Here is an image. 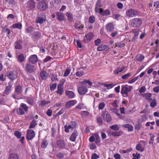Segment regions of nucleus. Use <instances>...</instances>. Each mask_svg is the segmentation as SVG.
Segmentation results:
<instances>
[{
  "mask_svg": "<svg viewBox=\"0 0 159 159\" xmlns=\"http://www.w3.org/2000/svg\"><path fill=\"white\" fill-rule=\"evenodd\" d=\"M133 89L132 86L127 84L121 86V93L124 97H128V93L131 91Z\"/></svg>",
  "mask_w": 159,
  "mask_h": 159,
  "instance_id": "1",
  "label": "nucleus"
},
{
  "mask_svg": "<svg viewBox=\"0 0 159 159\" xmlns=\"http://www.w3.org/2000/svg\"><path fill=\"white\" fill-rule=\"evenodd\" d=\"M37 8L42 11H45L48 8V4L46 2L41 1L38 2L37 5Z\"/></svg>",
  "mask_w": 159,
  "mask_h": 159,
  "instance_id": "2",
  "label": "nucleus"
},
{
  "mask_svg": "<svg viewBox=\"0 0 159 159\" xmlns=\"http://www.w3.org/2000/svg\"><path fill=\"white\" fill-rule=\"evenodd\" d=\"M142 20L139 18H135L131 20V26L133 27H137L140 26L142 23Z\"/></svg>",
  "mask_w": 159,
  "mask_h": 159,
  "instance_id": "3",
  "label": "nucleus"
},
{
  "mask_svg": "<svg viewBox=\"0 0 159 159\" xmlns=\"http://www.w3.org/2000/svg\"><path fill=\"white\" fill-rule=\"evenodd\" d=\"M138 13L136 10L132 9H129L126 12V16L129 17H133L136 16Z\"/></svg>",
  "mask_w": 159,
  "mask_h": 159,
  "instance_id": "4",
  "label": "nucleus"
},
{
  "mask_svg": "<svg viewBox=\"0 0 159 159\" xmlns=\"http://www.w3.org/2000/svg\"><path fill=\"white\" fill-rule=\"evenodd\" d=\"M15 92L14 94H12V96L13 98L16 99H19L17 96L20 95L22 93L23 90L21 86L20 85L16 86L15 89Z\"/></svg>",
  "mask_w": 159,
  "mask_h": 159,
  "instance_id": "5",
  "label": "nucleus"
},
{
  "mask_svg": "<svg viewBox=\"0 0 159 159\" xmlns=\"http://www.w3.org/2000/svg\"><path fill=\"white\" fill-rule=\"evenodd\" d=\"M25 70L27 73H33L35 72L36 69L34 66L29 63H26Z\"/></svg>",
  "mask_w": 159,
  "mask_h": 159,
  "instance_id": "6",
  "label": "nucleus"
},
{
  "mask_svg": "<svg viewBox=\"0 0 159 159\" xmlns=\"http://www.w3.org/2000/svg\"><path fill=\"white\" fill-rule=\"evenodd\" d=\"M101 115L103 117L104 120L107 122H109L111 120V116L109 113L107 111H102Z\"/></svg>",
  "mask_w": 159,
  "mask_h": 159,
  "instance_id": "7",
  "label": "nucleus"
},
{
  "mask_svg": "<svg viewBox=\"0 0 159 159\" xmlns=\"http://www.w3.org/2000/svg\"><path fill=\"white\" fill-rule=\"evenodd\" d=\"M46 20V16L45 13L40 14L39 16L37 17L36 19V22L42 24Z\"/></svg>",
  "mask_w": 159,
  "mask_h": 159,
  "instance_id": "8",
  "label": "nucleus"
},
{
  "mask_svg": "<svg viewBox=\"0 0 159 159\" xmlns=\"http://www.w3.org/2000/svg\"><path fill=\"white\" fill-rule=\"evenodd\" d=\"M76 123L75 121L70 122V124L68 126L66 125L64 126L65 132L66 133L69 132V129H73L76 127Z\"/></svg>",
  "mask_w": 159,
  "mask_h": 159,
  "instance_id": "9",
  "label": "nucleus"
},
{
  "mask_svg": "<svg viewBox=\"0 0 159 159\" xmlns=\"http://www.w3.org/2000/svg\"><path fill=\"white\" fill-rule=\"evenodd\" d=\"M35 133L34 131L31 129H29L27 131L26 138L27 139L30 140L35 136Z\"/></svg>",
  "mask_w": 159,
  "mask_h": 159,
  "instance_id": "10",
  "label": "nucleus"
},
{
  "mask_svg": "<svg viewBox=\"0 0 159 159\" xmlns=\"http://www.w3.org/2000/svg\"><path fill=\"white\" fill-rule=\"evenodd\" d=\"M93 35L92 33H89L84 36V40L85 42L88 43L93 38Z\"/></svg>",
  "mask_w": 159,
  "mask_h": 159,
  "instance_id": "11",
  "label": "nucleus"
},
{
  "mask_svg": "<svg viewBox=\"0 0 159 159\" xmlns=\"http://www.w3.org/2000/svg\"><path fill=\"white\" fill-rule=\"evenodd\" d=\"M78 91L80 94L84 95L87 92L88 89L84 86H81L78 88Z\"/></svg>",
  "mask_w": 159,
  "mask_h": 159,
  "instance_id": "12",
  "label": "nucleus"
},
{
  "mask_svg": "<svg viewBox=\"0 0 159 159\" xmlns=\"http://www.w3.org/2000/svg\"><path fill=\"white\" fill-rule=\"evenodd\" d=\"M34 30V27L31 25L27 26L25 27V32L26 34H32L33 30Z\"/></svg>",
  "mask_w": 159,
  "mask_h": 159,
  "instance_id": "13",
  "label": "nucleus"
},
{
  "mask_svg": "<svg viewBox=\"0 0 159 159\" xmlns=\"http://www.w3.org/2000/svg\"><path fill=\"white\" fill-rule=\"evenodd\" d=\"M37 56L35 55L31 56L29 58V62L33 64H35L38 61Z\"/></svg>",
  "mask_w": 159,
  "mask_h": 159,
  "instance_id": "14",
  "label": "nucleus"
},
{
  "mask_svg": "<svg viewBox=\"0 0 159 159\" xmlns=\"http://www.w3.org/2000/svg\"><path fill=\"white\" fill-rule=\"evenodd\" d=\"M17 73L15 71L9 72L7 74V76L11 80L15 79L17 77Z\"/></svg>",
  "mask_w": 159,
  "mask_h": 159,
  "instance_id": "15",
  "label": "nucleus"
},
{
  "mask_svg": "<svg viewBox=\"0 0 159 159\" xmlns=\"http://www.w3.org/2000/svg\"><path fill=\"white\" fill-rule=\"evenodd\" d=\"M142 97L146 99L148 102H150L152 100L151 97L152 94L151 93H145L141 94Z\"/></svg>",
  "mask_w": 159,
  "mask_h": 159,
  "instance_id": "16",
  "label": "nucleus"
},
{
  "mask_svg": "<svg viewBox=\"0 0 159 159\" xmlns=\"http://www.w3.org/2000/svg\"><path fill=\"white\" fill-rule=\"evenodd\" d=\"M99 13L100 15L102 16H106L110 14V12L108 9L103 10L102 8L99 9Z\"/></svg>",
  "mask_w": 159,
  "mask_h": 159,
  "instance_id": "17",
  "label": "nucleus"
},
{
  "mask_svg": "<svg viewBox=\"0 0 159 159\" xmlns=\"http://www.w3.org/2000/svg\"><path fill=\"white\" fill-rule=\"evenodd\" d=\"M27 6L30 9L34 8L35 6L34 0H29L27 3Z\"/></svg>",
  "mask_w": 159,
  "mask_h": 159,
  "instance_id": "18",
  "label": "nucleus"
},
{
  "mask_svg": "<svg viewBox=\"0 0 159 159\" xmlns=\"http://www.w3.org/2000/svg\"><path fill=\"white\" fill-rule=\"evenodd\" d=\"M77 102L76 100H72L68 101L66 103V107L67 108L70 107H71L75 105Z\"/></svg>",
  "mask_w": 159,
  "mask_h": 159,
  "instance_id": "19",
  "label": "nucleus"
},
{
  "mask_svg": "<svg viewBox=\"0 0 159 159\" xmlns=\"http://www.w3.org/2000/svg\"><path fill=\"white\" fill-rule=\"evenodd\" d=\"M65 94L69 98H72L75 96L74 92L71 91L66 90L65 92Z\"/></svg>",
  "mask_w": 159,
  "mask_h": 159,
  "instance_id": "20",
  "label": "nucleus"
},
{
  "mask_svg": "<svg viewBox=\"0 0 159 159\" xmlns=\"http://www.w3.org/2000/svg\"><path fill=\"white\" fill-rule=\"evenodd\" d=\"M74 27L76 29H81L84 27V25L80 21H76Z\"/></svg>",
  "mask_w": 159,
  "mask_h": 159,
  "instance_id": "21",
  "label": "nucleus"
},
{
  "mask_svg": "<svg viewBox=\"0 0 159 159\" xmlns=\"http://www.w3.org/2000/svg\"><path fill=\"white\" fill-rule=\"evenodd\" d=\"M32 37L34 39H39L41 36V33L39 31H35L32 34Z\"/></svg>",
  "mask_w": 159,
  "mask_h": 159,
  "instance_id": "22",
  "label": "nucleus"
},
{
  "mask_svg": "<svg viewBox=\"0 0 159 159\" xmlns=\"http://www.w3.org/2000/svg\"><path fill=\"white\" fill-rule=\"evenodd\" d=\"M114 28V26L112 23H109L106 26V29L108 31H113Z\"/></svg>",
  "mask_w": 159,
  "mask_h": 159,
  "instance_id": "23",
  "label": "nucleus"
},
{
  "mask_svg": "<svg viewBox=\"0 0 159 159\" xmlns=\"http://www.w3.org/2000/svg\"><path fill=\"white\" fill-rule=\"evenodd\" d=\"M102 6L101 4V1L100 0H98L96 2L95 6V11L96 12H98L99 11V9L101 8H100Z\"/></svg>",
  "mask_w": 159,
  "mask_h": 159,
  "instance_id": "24",
  "label": "nucleus"
},
{
  "mask_svg": "<svg viewBox=\"0 0 159 159\" xmlns=\"http://www.w3.org/2000/svg\"><path fill=\"white\" fill-rule=\"evenodd\" d=\"M78 134L76 131L74 132L70 136V140L72 142H74L78 136Z\"/></svg>",
  "mask_w": 159,
  "mask_h": 159,
  "instance_id": "25",
  "label": "nucleus"
},
{
  "mask_svg": "<svg viewBox=\"0 0 159 159\" xmlns=\"http://www.w3.org/2000/svg\"><path fill=\"white\" fill-rule=\"evenodd\" d=\"M25 59V57L22 53L20 54L17 57V61L19 62H21L24 61Z\"/></svg>",
  "mask_w": 159,
  "mask_h": 159,
  "instance_id": "26",
  "label": "nucleus"
},
{
  "mask_svg": "<svg viewBox=\"0 0 159 159\" xmlns=\"http://www.w3.org/2000/svg\"><path fill=\"white\" fill-rule=\"evenodd\" d=\"M57 19L60 21H62L64 20V16L63 14L61 12H58L57 13Z\"/></svg>",
  "mask_w": 159,
  "mask_h": 159,
  "instance_id": "27",
  "label": "nucleus"
},
{
  "mask_svg": "<svg viewBox=\"0 0 159 159\" xmlns=\"http://www.w3.org/2000/svg\"><path fill=\"white\" fill-rule=\"evenodd\" d=\"M26 101L29 104L31 105H34V100L33 98L31 97H27L25 98Z\"/></svg>",
  "mask_w": 159,
  "mask_h": 159,
  "instance_id": "28",
  "label": "nucleus"
},
{
  "mask_svg": "<svg viewBox=\"0 0 159 159\" xmlns=\"http://www.w3.org/2000/svg\"><path fill=\"white\" fill-rule=\"evenodd\" d=\"M21 42L20 40H18L15 43V48L17 49H21L22 48L21 45Z\"/></svg>",
  "mask_w": 159,
  "mask_h": 159,
  "instance_id": "29",
  "label": "nucleus"
},
{
  "mask_svg": "<svg viewBox=\"0 0 159 159\" xmlns=\"http://www.w3.org/2000/svg\"><path fill=\"white\" fill-rule=\"evenodd\" d=\"M108 48V46L105 45H101L99 47H97V51H100L104 50Z\"/></svg>",
  "mask_w": 159,
  "mask_h": 159,
  "instance_id": "30",
  "label": "nucleus"
},
{
  "mask_svg": "<svg viewBox=\"0 0 159 159\" xmlns=\"http://www.w3.org/2000/svg\"><path fill=\"white\" fill-rule=\"evenodd\" d=\"M125 67L124 66H122L121 67H119L117 68L114 71V74H118L120 72H122L125 69Z\"/></svg>",
  "mask_w": 159,
  "mask_h": 159,
  "instance_id": "31",
  "label": "nucleus"
},
{
  "mask_svg": "<svg viewBox=\"0 0 159 159\" xmlns=\"http://www.w3.org/2000/svg\"><path fill=\"white\" fill-rule=\"evenodd\" d=\"M40 75L42 79L44 80L47 79L48 75L46 72L43 70L40 72Z\"/></svg>",
  "mask_w": 159,
  "mask_h": 159,
  "instance_id": "32",
  "label": "nucleus"
},
{
  "mask_svg": "<svg viewBox=\"0 0 159 159\" xmlns=\"http://www.w3.org/2000/svg\"><path fill=\"white\" fill-rule=\"evenodd\" d=\"M134 34V37L132 40L133 41H134L136 39L137 36L139 34V30L137 29H134L132 30Z\"/></svg>",
  "mask_w": 159,
  "mask_h": 159,
  "instance_id": "33",
  "label": "nucleus"
},
{
  "mask_svg": "<svg viewBox=\"0 0 159 159\" xmlns=\"http://www.w3.org/2000/svg\"><path fill=\"white\" fill-rule=\"evenodd\" d=\"M122 126L128 129L129 131H132L133 130V127L130 124H125L122 125Z\"/></svg>",
  "mask_w": 159,
  "mask_h": 159,
  "instance_id": "34",
  "label": "nucleus"
},
{
  "mask_svg": "<svg viewBox=\"0 0 159 159\" xmlns=\"http://www.w3.org/2000/svg\"><path fill=\"white\" fill-rule=\"evenodd\" d=\"M63 92V88L61 85L58 84L57 86V93L60 94V95H61Z\"/></svg>",
  "mask_w": 159,
  "mask_h": 159,
  "instance_id": "35",
  "label": "nucleus"
},
{
  "mask_svg": "<svg viewBox=\"0 0 159 159\" xmlns=\"http://www.w3.org/2000/svg\"><path fill=\"white\" fill-rule=\"evenodd\" d=\"M57 143L59 147L63 148L65 147V145L63 141L60 140L57 141Z\"/></svg>",
  "mask_w": 159,
  "mask_h": 159,
  "instance_id": "36",
  "label": "nucleus"
},
{
  "mask_svg": "<svg viewBox=\"0 0 159 159\" xmlns=\"http://www.w3.org/2000/svg\"><path fill=\"white\" fill-rule=\"evenodd\" d=\"M109 133L114 136H119L122 134V132L120 131L118 132L113 131L111 133V132H110Z\"/></svg>",
  "mask_w": 159,
  "mask_h": 159,
  "instance_id": "37",
  "label": "nucleus"
},
{
  "mask_svg": "<svg viewBox=\"0 0 159 159\" xmlns=\"http://www.w3.org/2000/svg\"><path fill=\"white\" fill-rule=\"evenodd\" d=\"M36 122V121L34 119L33 120L30 122V125L29 127V128L32 129L35 127L37 125Z\"/></svg>",
  "mask_w": 159,
  "mask_h": 159,
  "instance_id": "38",
  "label": "nucleus"
},
{
  "mask_svg": "<svg viewBox=\"0 0 159 159\" xmlns=\"http://www.w3.org/2000/svg\"><path fill=\"white\" fill-rule=\"evenodd\" d=\"M22 27L21 24L18 23H15L13 25L12 27L13 28H17L19 29H21Z\"/></svg>",
  "mask_w": 159,
  "mask_h": 159,
  "instance_id": "39",
  "label": "nucleus"
},
{
  "mask_svg": "<svg viewBox=\"0 0 159 159\" xmlns=\"http://www.w3.org/2000/svg\"><path fill=\"white\" fill-rule=\"evenodd\" d=\"M16 111L17 114L19 115H23L24 114L25 111L21 108H18L16 109Z\"/></svg>",
  "mask_w": 159,
  "mask_h": 159,
  "instance_id": "40",
  "label": "nucleus"
},
{
  "mask_svg": "<svg viewBox=\"0 0 159 159\" xmlns=\"http://www.w3.org/2000/svg\"><path fill=\"white\" fill-rule=\"evenodd\" d=\"M20 107L22 109H23L25 111H28L29 107L27 105L24 103H21L20 105Z\"/></svg>",
  "mask_w": 159,
  "mask_h": 159,
  "instance_id": "41",
  "label": "nucleus"
},
{
  "mask_svg": "<svg viewBox=\"0 0 159 159\" xmlns=\"http://www.w3.org/2000/svg\"><path fill=\"white\" fill-rule=\"evenodd\" d=\"M136 148L137 150L141 152H143L144 151V148H143L142 144L140 143L137 145Z\"/></svg>",
  "mask_w": 159,
  "mask_h": 159,
  "instance_id": "42",
  "label": "nucleus"
},
{
  "mask_svg": "<svg viewBox=\"0 0 159 159\" xmlns=\"http://www.w3.org/2000/svg\"><path fill=\"white\" fill-rule=\"evenodd\" d=\"M48 144V142L46 140H44L42 142L41 144V147L43 148H45Z\"/></svg>",
  "mask_w": 159,
  "mask_h": 159,
  "instance_id": "43",
  "label": "nucleus"
},
{
  "mask_svg": "<svg viewBox=\"0 0 159 159\" xmlns=\"http://www.w3.org/2000/svg\"><path fill=\"white\" fill-rule=\"evenodd\" d=\"M136 59L138 61H141L142 60L144 59V56L141 55V54H139L137 55L136 57Z\"/></svg>",
  "mask_w": 159,
  "mask_h": 159,
  "instance_id": "44",
  "label": "nucleus"
},
{
  "mask_svg": "<svg viewBox=\"0 0 159 159\" xmlns=\"http://www.w3.org/2000/svg\"><path fill=\"white\" fill-rule=\"evenodd\" d=\"M8 159H18V156L16 154H11L10 155Z\"/></svg>",
  "mask_w": 159,
  "mask_h": 159,
  "instance_id": "45",
  "label": "nucleus"
},
{
  "mask_svg": "<svg viewBox=\"0 0 159 159\" xmlns=\"http://www.w3.org/2000/svg\"><path fill=\"white\" fill-rule=\"evenodd\" d=\"M157 102L155 99H152L150 103V106L152 107H154L157 106Z\"/></svg>",
  "mask_w": 159,
  "mask_h": 159,
  "instance_id": "46",
  "label": "nucleus"
},
{
  "mask_svg": "<svg viewBox=\"0 0 159 159\" xmlns=\"http://www.w3.org/2000/svg\"><path fill=\"white\" fill-rule=\"evenodd\" d=\"M84 73L82 70H79L75 73V75L77 77H80L83 75Z\"/></svg>",
  "mask_w": 159,
  "mask_h": 159,
  "instance_id": "47",
  "label": "nucleus"
},
{
  "mask_svg": "<svg viewBox=\"0 0 159 159\" xmlns=\"http://www.w3.org/2000/svg\"><path fill=\"white\" fill-rule=\"evenodd\" d=\"M103 85H104V87L107 88V89H111L113 88L115 86L112 83L110 84H104Z\"/></svg>",
  "mask_w": 159,
  "mask_h": 159,
  "instance_id": "48",
  "label": "nucleus"
},
{
  "mask_svg": "<svg viewBox=\"0 0 159 159\" xmlns=\"http://www.w3.org/2000/svg\"><path fill=\"white\" fill-rule=\"evenodd\" d=\"M11 87L10 85L6 87L5 89L4 92V93L6 94H8L9 91L11 90Z\"/></svg>",
  "mask_w": 159,
  "mask_h": 159,
  "instance_id": "49",
  "label": "nucleus"
},
{
  "mask_svg": "<svg viewBox=\"0 0 159 159\" xmlns=\"http://www.w3.org/2000/svg\"><path fill=\"white\" fill-rule=\"evenodd\" d=\"M110 128L116 131L119 130L120 129V128L116 125H111L110 127Z\"/></svg>",
  "mask_w": 159,
  "mask_h": 159,
  "instance_id": "50",
  "label": "nucleus"
},
{
  "mask_svg": "<svg viewBox=\"0 0 159 159\" xmlns=\"http://www.w3.org/2000/svg\"><path fill=\"white\" fill-rule=\"evenodd\" d=\"M115 45L116 47H117L119 48H122L125 45V44L124 43H121L119 42H117L116 43Z\"/></svg>",
  "mask_w": 159,
  "mask_h": 159,
  "instance_id": "51",
  "label": "nucleus"
},
{
  "mask_svg": "<svg viewBox=\"0 0 159 159\" xmlns=\"http://www.w3.org/2000/svg\"><path fill=\"white\" fill-rule=\"evenodd\" d=\"M66 16H67L68 20L70 21H71L73 18H72V14L70 12H67L66 13Z\"/></svg>",
  "mask_w": 159,
  "mask_h": 159,
  "instance_id": "52",
  "label": "nucleus"
},
{
  "mask_svg": "<svg viewBox=\"0 0 159 159\" xmlns=\"http://www.w3.org/2000/svg\"><path fill=\"white\" fill-rule=\"evenodd\" d=\"M80 114L83 117H86L89 115V112L86 111H81Z\"/></svg>",
  "mask_w": 159,
  "mask_h": 159,
  "instance_id": "53",
  "label": "nucleus"
},
{
  "mask_svg": "<svg viewBox=\"0 0 159 159\" xmlns=\"http://www.w3.org/2000/svg\"><path fill=\"white\" fill-rule=\"evenodd\" d=\"M81 83L83 84H85V83L88 84L89 85H91L92 84V82H91L89 80H84L83 81H82Z\"/></svg>",
  "mask_w": 159,
  "mask_h": 159,
  "instance_id": "54",
  "label": "nucleus"
},
{
  "mask_svg": "<svg viewBox=\"0 0 159 159\" xmlns=\"http://www.w3.org/2000/svg\"><path fill=\"white\" fill-rule=\"evenodd\" d=\"M131 76V74L130 73H128L126 74H125L124 75H123L121 76V78L123 79H128Z\"/></svg>",
  "mask_w": 159,
  "mask_h": 159,
  "instance_id": "55",
  "label": "nucleus"
},
{
  "mask_svg": "<svg viewBox=\"0 0 159 159\" xmlns=\"http://www.w3.org/2000/svg\"><path fill=\"white\" fill-rule=\"evenodd\" d=\"M121 15L119 14H113V17L117 20H118L120 18Z\"/></svg>",
  "mask_w": 159,
  "mask_h": 159,
  "instance_id": "56",
  "label": "nucleus"
},
{
  "mask_svg": "<svg viewBox=\"0 0 159 159\" xmlns=\"http://www.w3.org/2000/svg\"><path fill=\"white\" fill-rule=\"evenodd\" d=\"M15 135L18 139L20 138L21 137V133L19 131H15L14 133Z\"/></svg>",
  "mask_w": 159,
  "mask_h": 159,
  "instance_id": "57",
  "label": "nucleus"
},
{
  "mask_svg": "<svg viewBox=\"0 0 159 159\" xmlns=\"http://www.w3.org/2000/svg\"><path fill=\"white\" fill-rule=\"evenodd\" d=\"M105 106V104L104 102H102L99 104L98 106V109L100 110H102Z\"/></svg>",
  "mask_w": 159,
  "mask_h": 159,
  "instance_id": "58",
  "label": "nucleus"
},
{
  "mask_svg": "<svg viewBox=\"0 0 159 159\" xmlns=\"http://www.w3.org/2000/svg\"><path fill=\"white\" fill-rule=\"evenodd\" d=\"M138 78H139V77H138V76H136V77L133 78L131 80H129L128 82V83H129V84H132V83H133L136 80H137L138 79Z\"/></svg>",
  "mask_w": 159,
  "mask_h": 159,
  "instance_id": "59",
  "label": "nucleus"
},
{
  "mask_svg": "<svg viewBox=\"0 0 159 159\" xmlns=\"http://www.w3.org/2000/svg\"><path fill=\"white\" fill-rule=\"evenodd\" d=\"M95 20V17L94 16H92L89 17V22L91 23H93Z\"/></svg>",
  "mask_w": 159,
  "mask_h": 159,
  "instance_id": "60",
  "label": "nucleus"
},
{
  "mask_svg": "<svg viewBox=\"0 0 159 159\" xmlns=\"http://www.w3.org/2000/svg\"><path fill=\"white\" fill-rule=\"evenodd\" d=\"M96 120H97V123L99 124L100 125H102V123L103 121H102V118L101 117H98L97 118Z\"/></svg>",
  "mask_w": 159,
  "mask_h": 159,
  "instance_id": "61",
  "label": "nucleus"
},
{
  "mask_svg": "<svg viewBox=\"0 0 159 159\" xmlns=\"http://www.w3.org/2000/svg\"><path fill=\"white\" fill-rule=\"evenodd\" d=\"M70 72V70L69 69H66L64 74V76L66 77L68 75Z\"/></svg>",
  "mask_w": 159,
  "mask_h": 159,
  "instance_id": "62",
  "label": "nucleus"
},
{
  "mask_svg": "<svg viewBox=\"0 0 159 159\" xmlns=\"http://www.w3.org/2000/svg\"><path fill=\"white\" fill-rule=\"evenodd\" d=\"M57 84L55 83L50 85V89L51 91H54L56 88Z\"/></svg>",
  "mask_w": 159,
  "mask_h": 159,
  "instance_id": "63",
  "label": "nucleus"
},
{
  "mask_svg": "<svg viewBox=\"0 0 159 159\" xmlns=\"http://www.w3.org/2000/svg\"><path fill=\"white\" fill-rule=\"evenodd\" d=\"M99 157V156L97 154L94 153L92 154L91 157V159H97Z\"/></svg>",
  "mask_w": 159,
  "mask_h": 159,
  "instance_id": "64",
  "label": "nucleus"
}]
</instances>
